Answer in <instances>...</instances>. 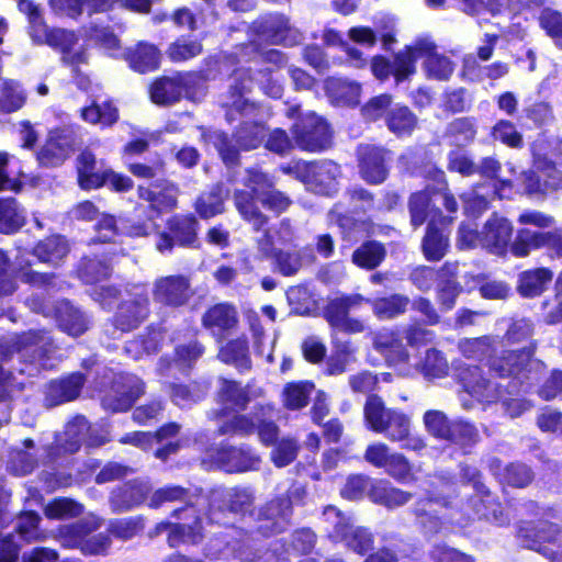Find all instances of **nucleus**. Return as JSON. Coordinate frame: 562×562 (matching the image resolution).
<instances>
[{"instance_id":"obj_1","label":"nucleus","mask_w":562,"mask_h":562,"mask_svg":"<svg viewBox=\"0 0 562 562\" xmlns=\"http://www.w3.org/2000/svg\"><path fill=\"white\" fill-rule=\"evenodd\" d=\"M233 80L228 91L221 99V105L225 110V119L228 123L240 121L233 134L238 148L223 132L213 131L204 134L205 142L214 146L227 167L239 164V149H256L266 137L265 125L256 120L259 108L248 97L252 85L248 71L241 69L235 71Z\"/></svg>"},{"instance_id":"obj_2","label":"nucleus","mask_w":562,"mask_h":562,"mask_svg":"<svg viewBox=\"0 0 562 562\" xmlns=\"http://www.w3.org/2000/svg\"><path fill=\"white\" fill-rule=\"evenodd\" d=\"M544 364L532 357L530 347L518 350H508L497 361L494 360V374L506 379V383H494V404L502 397L503 391L508 394L528 392L539 381Z\"/></svg>"},{"instance_id":"obj_3","label":"nucleus","mask_w":562,"mask_h":562,"mask_svg":"<svg viewBox=\"0 0 562 562\" xmlns=\"http://www.w3.org/2000/svg\"><path fill=\"white\" fill-rule=\"evenodd\" d=\"M513 235L512 223L505 217L494 215V255L505 256L508 251L517 257H527L531 250L548 246L553 250L557 233H541L524 228L518 231L516 239L509 245Z\"/></svg>"},{"instance_id":"obj_4","label":"nucleus","mask_w":562,"mask_h":562,"mask_svg":"<svg viewBox=\"0 0 562 562\" xmlns=\"http://www.w3.org/2000/svg\"><path fill=\"white\" fill-rule=\"evenodd\" d=\"M551 146L543 135L531 145L535 170L525 175V187L529 194H543L562 189V171L548 158V149Z\"/></svg>"},{"instance_id":"obj_5","label":"nucleus","mask_w":562,"mask_h":562,"mask_svg":"<svg viewBox=\"0 0 562 562\" xmlns=\"http://www.w3.org/2000/svg\"><path fill=\"white\" fill-rule=\"evenodd\" d=\"M521 544L537 551L550 562H562V531L549 521L524 522L518 528Z\"/></svg>"},{"instance_id":"obj_6","label":"nucleus","mask_w":562,"mask_h":562,"mask_svg":"<svg viewBox=\"0 0 562 562\" xmlns=\"http://www.w3.org/2000/svg\"><path fill=\"white\" fill-rule=\"evenodd\" d=\"M98 527L95 522L78 521L59 528L58 539L63 547L79 548L83 554H105L111 544L109 536L104 533L90 536Z\"/></svg>"},{"instance_id":"obj_7","label":"nucleus","mask_w":562,"mask_h":562,"mask_svg":"<svg viewBox=\"0 0 562 562\" xmlns=\"http://www.w3.org/2000/svg\"><path fill=\"white\" fill-rule=\"evenodd\" d=\"M304 490L294 487L290 491V496H280L271 499L259 510V529L266 535L282 532L286 529L292 515L291 497L301 498Z\"/></svg>"},{"instance_id":"obj_8","label":"nucleus","mask_w":562,"mask_h":562,"mask_svg":"<svg viewBox=\"0 0 562 562\" xmlns=\"http://www.w3.org/2000/svg\"><path fill=\"white\" fill-rule=\"evenodd\" d=\"M303 181L316 193L330 195L337 191L339 166L331 160L304 162L300 167Z\"/></svg>"},{"instance_id":"obj_9","label":"nucleus","mask_w":562,"mask_h":562,"mask_svg":"<svg viewBox=\"0 0 562 562\" xmlns=\"http://www.w3.org/2000/svg\"><path fill=\"white\" fill-rule=\"evenodd\" d=\"M82 442H86L88 446H100L105 440L91 432L88 420L85 417L77 416L66 425L64 434L56 437V447L52 448L49 457L54 458L60 454V450L65 453H74L79 450Z\"/></svg>"},{"instance_id":"obj_10","label":"nucleus","mask_w":562,"mask_h":562,"mask_svg":"<svg viewBox=\"0 0 562 562\" xmlns=\"http://www.w3.org/2000/svg\"><path fill=\"white\" fill-rule=\"evenodd\" d=\"M296 144L308 151L325 149L330 144V132L327 123L314 113L306 114L293 130Z\"/></svg>"},{"instance_id":"obj_11","label":"nucleus","mask_w":562,"mask_h":562,"mask_svg":"<svg viewBox=\"0 0 562 562\" xmlns=\"http://www.w3.org/2000/svg\"><path fill=\"white\" fill-rule=\"evenodd\" d=\"M128 296L115 315V326L122 331L135 328L148 314V296L143 286L135 285Z\"/></svg>"},{"instance_id":"obj_12","label":"nucleus","mask_w":562,"mask_h":562,"mask_svg":"<svg viewBox=\"0 0 562 562\" xmlns=\"http://www.w3.org/2000/svg\"><path fill=\"white\" fill-rule=\"evenodd\" d=\"M153 296L158 303L182 306L192 296L190 280L180 274L161 277L154 283Z\"/></svg>"},{"instance_id":"obj_13","label":"nucleus","mask_w":562,"mask_h":562,"mask_svg":"<svg viewBox=\"0 0 562 562\" xmlns=\"http://www.w3.org/2000/svg\"><path fill=\"white\" fill-rule=\"evenodd\" d=\"M214 463L226 472H245L256 470L260 459L250 449L223 446L211 451Z\"/></svg>"},{"instance_id":"obj_14","label":"nucleus","mask_w":562,"mask_h":562,"mask_svg":"<svg viewBox=\"0 0 562 562\" xmlns=\"http://www.w3.org/2000/svg\"><path fill=\"white\" fill-rule=\"evenodd\" d=\"M191 82L192 76L189 74L159 78L150 86V99L156 104H172L182 95L190 97L189 85Z\"/></svg>"},{"instance_id":"obj_15","label":"nucleus","mask_w":562,"mask_h":562,"mask_svg":"<svg viewBox=\"0 0 562 562\" xmlns=\"http://www.w3.org/2000/svg\"><path fill=\"white\" fill-rule=\"evenodd\" d=\"M114 393L102 400L103 406L113 412L126 411L144 393V384L134 375L120 376L114 383Z\"/></svg>"},{"instance_id":"obj_16","label":"nucleus","mask_w":562,"mask_h":562,"mask_svg":"<svg viewBox=\"0 0 562 562\" xmlns=\"http://www.w3.org/2000/svg\"><path fill=\"white\" fill-rule=\"evenodd\" d=\"M254 30L266 41L273 44L293 45L299 34L292 33L289 20L282 14H268L254 23Z\"/></svg>"},{"instance_id":"obj_17","label":"nucleus","mask_w":562,"mask_h":562,"mask_svg":"<svg viewBox=\"0 0 562 562\" xmlns=\"http://www.w3.org/2000/svg\"><path fill=\"white\" fill-rule=\"evenodd\" d=\"M374 350L382 355L390 366H400L408 360V352L398 335L391 329H381L372 335Z\"/></svg>"},{"instance_id":"obj_18","label":"nucleus","mask_w":562,"mask_h":562,"mask_svg":"<svg viewBox=\"0 0 562 562\" xmlns=\"http://www.w3.org/2000/svg\"><path fill=\"white\" fill-rule=\"evenodd\" d=\"M385 154L384 149L370 145L359 148L360 171L366 181L381 183L385 180L387 175Z\"/></svg>"},{"instance_id":"obj_19","label":"nucleus","mask_w":562,"mask_h":562,"mask_svg":"<svg viewBox=\"0 0 562 562\" xmlns=\"http://www.w3.org/2000/svg\"><path fill=\"white\" fill-rule=\"evenodd\" d=\"M150 487L145 482L133 481L115 488L110 498V504L115 512L130 510L144 502Z\"/></svg>"},{"instance_id":"obj_20","label":"nucleus","mask_w":562,"mask_h":562,"mask_svg":"<svg viewBox=\"0 0 562 562\" xmlns=\"http://www.w3.org/2000/svg\"><path fill=\"white\" fill-rule=\"evenodd\" d=\"M85 384V378L80 373H72L66 378L49 383L47 387L46 401L55 406L77 398L81 387Z\"/></svg>"},{"instance_id":"obj_21","label":"nucleus","mask_w":562,"mask_h":562,"mask_svg":"<svg viewBox=\"0 0 562 562\" xmlns=\"http://www.w3.org/2000/svg\"><path fill=\"white\" fill-rule=\"evenodd\" d=\"M138 196L147 202L155 213L172 209L177 202V189L171 183L153 184L151 187H138Z\"/></svg>"},{"instance_id":"obj_22","label":"nucleus","mask_w":562,"mask_h":562,"mask_svg":"<svg viewBox=\"0 0 562 562\" xmlns=\"http://www.w3.org/2000/svg\"><path fill=\"white\" fill-rule=\"evenodd\" d=\"M434 48V43L428 38H420L414 45L408 46L405 52L396 55L393 74L397 81H402L413 72H415V61L418 57L424 56V52H430Z\"/></svg>"},{"instance_id":"obj_23","label":"nucleus","mask_w":562,"mask_h":562,"mask_svg":"<svg viewBox=\"0 0 562 562\" xmlns=\"http://www.w3.org/2000/svg\"><path fill=\"white\" fill-rule=\"evenodd\" d=\"M553 271L549 268H536L522 271L518 276L517 290L522 297L541 295L553 280Z\"/></svg>"},{"instance_id":"obj_24","label":"nucleus","mask_w":562,"mask_h":562,"mask_svg":"<svg viewBox=\"0 0 562 562\" xmlns=\"http://www.w3.org/2000/svg\"><path fill=\"white\" fill-rule=\"evenodd\" d=\"M203 351L204 348L196 341L178 346L175 351L176 359L161 358L158 370L161 374L172 373L175 370L184 373L202 356Z\"/></svg>"},{"instance_id":"obj_25","label":"nucleus","mask_w":562,"mask_h":562,"mask_svg":"<svg viewBox=\"0 0 562 562\" xmlns=\"http://www.w3.org/2000/svg\"><path fill=\"white\" fill-rule=\"evenodd\" d=\"M69 250V244L63 236L53 235L38 241L32 252L41 262L58 266Z\"/></svg>"},{"instance_id":"obj_26","label":"nucleus","mask_w":562,"mask_h":562,"mask_svg":"<svg viewBox=\"0 0 562 562\" xmlns=\"http://www.w3.org/2000/svg\"><path fill=\"white\" fill-rule=\"evenodd\" d=\"M71 150V143L67 136L53 134L37 154V159L43 166L56 167L65 161Z\"/></svg>"},{"instance_id":"obj_27","label":"nucleus","mask_w":562,"mask_h":562,"mask_svg":"<svg viewBox=\"0 0 562 562\" xmlns=\"http://www.w3.org/2000/svg\"><path fill=\"white\" fill-rule=\"evenodd\" d=\"M322 524L325 532L335 541H344L353 527L351 516L335 506L324 508Z\"/></svg>"},{"instance_id":"obj_28","label":"nucleus","mask_w":562,"mask_h":562,"mask_svg":"<svg viewBox=\"0 0 562 562\" xmlns=\"http://www.w3.org/2000/svg\"><path fill=\"white\" fill-rule=\"evenodd\" d=\"M368 495L372 502L387 508L403 506L413 497L411 493L396 488L386 481L373 482Z\"/></svg>"},{"instance_id":"obj_29","label":"nucleus","mask_w":562,"mask_h":562,"mask_svg":"<svg viewBox=\"0 0 562 562\" xmlns=\"http://www.w3.org/2000/svg\"><path fill=\"white\" fill-rule=\"evenodd\" d=\"M449 238L443 231L439 229L435 220H431L422 241V250L429 261H439L447 254Z\"/></svg>"},{"instance_id":"obj_30","label":"nucleus","mask_w":562,"mask_h":562,"mask_svg":"<svg viewBox=\"0 0 562 562\" xmlns=\"http://www.w3.org/2000/svg\"><path fill=\"white\" fill-rule=\"evenodd\" d=\"M125 58L134 70L144 74L158 68L160 53L151 44L139 43L134 49H130L125 54Z\"/></svg>"},{"instance_id":"obj_31","label":"nucleus","mask_w":562,"mask_h":562,"mask_svg":"<svg viewBox=\"0 0 562 562\" xmlns=\"http://www.w3.org/2000/svg\"><path fill=\"white\" fill-rule=\"evenodd\" d=\"M168 531V542L171 547H176L181 542L196 543L201 540V524L196 519L193 526L190 525H172L170 522H159L156 526V533Z\"/></svg>"},{"instance_id":"obj_32","label":"nucleus","mask_w":562,"mask_h":562,"mask_svg":"<svg viewBox=\"0 0 562 562\" xmlns=\"http://www.w3.org/2000/svg\"><path fill=\"white\" fill-rule=\"evenodd\" d=\"M228 190L223 184L213 186L210 191L202 193L195 202V210L203 218H210L224 211V202Z\"/></svg>"},{"instance_id":"obj_33","label":"nucleus","mask_w":562,"mask_h":562,"mask_svg":"<svg viewBox=\"0 0 562 562\" xmlns=\"http://www.w3.org/2000/svg\"><path fill=\"white\" fill-rule=\"evenodd\" d=\"M56 318L59 327L70 336H79L88 328L87 318L69 302L58 303Z\"/></svg>"},{"instance_id":"obj_34","label":"nucleus","mask_w":562,"mask_h":562,"mask_svg":"<svg viewBox=\"0 0 562 562\" xmlns=\"http://www.w3.org/2000/svg\"><path fill=\"white\" fill-rule=\"evenodd\" d=\"M218 401L224 405V409L221 413V415H224L226 409H244L249 403L250 397L247 387H243L235 381L222 380L218 389Z\"/></svg>"},{"instance_id":"obj_35","label":"nucleus","mask_w":562,"mask_h":562,"mask_svg":"<svg viewBox=\"0 0 562 562\" xmlns=\"http://www.w3.org/2000/svg\"><path fill=\"white\" fill-rule=\"evenodd\" d=\"M326 91L338 105H355L359 103L361 88L356 82L330 78L326 81Z\"/></svg>"},{"instance_id":"obj_36","label":"nucleus","mask_w":562,"mask_h":562,"mask_svg":"<svg viewBox=\"0 0 562 562\" xmlns=\"http://www.w3.org/2000/svg\"><path fill=\"white\" fill-rule=\"evenodd\" d=\"M25 224V213L13 198L0 199V233L13 234Z\"/></svg>"},{"instance_id":"obj_37","label":"nucleus","mask_w":562,"mask_h":562,"mask_svg":"<svg viewBox=\"0 0 562 562\" xmlns=\"http://www.w3.org/2000/svg\"><path fill=\"white\" fill-rule=\"evenodd\" d=\"M78 181L82 189H95L104 183L103 171L97 170V160L94 155L85 150L78 157Z\"/></svg>"},{"instance_id":"obj_38","label":"nucleus","mask_w":562,"mask_h":562,"mask_svg":"<svg viewBox=\"0 0 562 562\" xmlns=\"http://www.w3.org/2000/svg\"><path fill=\"white\" fill-rule=\"evenodd\" d=\"M218 358L235 366L238 370H249L251 360L249 357L248 342L246 338H237L228 341L218 352Z\"/></svg>"},{"instance_id":"obj_39","label":"nucleus","mask_w":562,"mask_h":562,"mask_svg":"<svg viewBox=\"0 0 562 562\" xmlns=\"http://www.w3.org/2000/svg\"><path fill=\"white\" fill-rule=\"evenodd\" d=\"M394 411V408L385 407L384 402L378 395H370L363 406L364 422L371 430L381 432Z\"/></svg>"},{"instance_id":"obj_40","label":"nucleus","mask_w":562,"mask_h":562,"mask_svg":"<svg viewBox=\"0 0 562 562\" xmlns=\"http://www.w3.org/2000/svg\"><path fill=\"white\" fill-rule=\"evenodd\" d=\"M423 420L430 435L445 440H456V434L461 427L459 424L450 423L441 411H427Z\"/></svg>"},{"instance_id":"obj_41","label":"nucleus","mask_w":562,"mask_h":562,"mask_svg":"<svg viewBox=\"0 0 562 562\" xmlns=\"http://www.w3.org/2000/svg\"><path fill=\"white\" fill-rule=\"evenodd\" d=\"M202 322L206 328L228 330L235 327L238 322L237 312L229 304H216L206 311Z\"/></svg>"},{"instance_id":"obj_42","label":"nucleus","mask_w":562,"mask_h":562,"mask_svg":"<svg viewBox=\"0 0 562 562\" xmlns=\"http://www.w3.org/2000/svg\"><path fill=\"white\" fill-rule=\"evenodd\" d=\"M409 297L403 294H393L386 297H379L371 302L373 314L379 319H392L406 312L409 305Z\"/></svg>"},{"instance_id":"obj_43","label":"nucleus","mask_w":562,"mask_h":562,"mask_svg":"<svg viewBox=\"0 0 562 562\" xmlns=\"http://www.w3.org/2000/svg\"><path fill=\"white\" fill-rule=\"evenodd\" d=\"M255 196L246 191H236L234 198L236 209L243 218L250 223L256 231H259L268 223V217L257 207Z\"/></svg>"},{"instance_id":"obj_44","label":"nucleus","mask_w":562,"mask_h":562,"mask_svg":"<svg viewBox=\"0 0 562 562\" xmlns=\"http://www.w3.org/2000/svg\"><path fill=\"white\" fill-rule=\"evenodd\" d=\"M457 263L447 262L439 270H435L430 267L422 266L416 268L411 274V281L413 284L423 292L429 291L436 281L439 282L447 273H457Z\"/></svg>"},{"instance_id":"obj_45","label":"nucleus","mask_w":562,"mask_h":562,"mask_svg":"<svg viewBox=\"0 0 562 562\" xmlns=\"http://www.w3.org/2000/svg\"><path fill=\"white\" fill-rule=\"evenodd\" d=\"M81 119L89 124L111 126L119 120V111L111 102L91 105L81 109Z\"/></svg>"},{"instance_id":"obj_46","label":"nucleus","mask_w":562,"mask_h":562,"mask_svg":"<svg viewBox=\"0 0 562 562\" xmlns=\"http://www.w3.org/2000/svg\"><path fill=\"white\" fill-rule=\"evenodd\" d=\"M14 273L22 282L38 288L52 284L55 278L54 273L34 271L31 267V261L22 254L15 257Z\"/></svg>"},{"instance_id":"obj_47","label":"nucleus","mask_w":562,"mask_h":562,"mask_svg":"<svg viewBox=\"0 0 562 562\" xmlns=\"http://www.w3.org/2000/svg\"><path fill=\"white\" fill-rule=\"evenodd\" d=\"M193 495L179 485H166L156 490L148 501V506L158 508L165 503L183 502L187 505H193Z\"/></svg>"},{"instance_id":"obj_48","label":"nucleus","mask_w":562,"mask_h":562,"mask_svg":"<svg viewBox=\"0 0 562 562\" xmlns=\"http://www.w3.org/2000/svg\"><path fill=\"white\" fill-rule=\"evenodd\" d=\"M26 100L21 85L14 80H4L0 90V111L12 113L20 110Z\"/></svg>"},{"instance_id":"obj_49","label":"nucleus","mask_w":562,"mask_h":562,"mask_svg":"<svg viewBox=\"0 0 562 562\" xmlns=\"http://www.w3.org/2000/svg\"><path fill=\"white\" fill-rule=\"evenodd\" d=\"M385 256L384 247L376 241H368L358 247L352 254V262L363 269H374Z\"/></svg>"},{"instance_id":"obj_50","label":"nucleus","mask_w":562,"mask_h":562,"mask_svg":"<svg viewBox=\"0 0 562 562\" xmlns=\"http://www.w3.org/2000/svg\"><path fill=\"white\" fill-rule=\"evenodd\" d=\"M416 122V116L406 106L393 108L386 117L389 130L398 136L411 134Z\"/></svg>"},{"instance_id":"obj_51","label":"nucleus","mask_w":562,"mask_h":562,"mask_svg":"<svg viewBox=\"0 0 562 562\" xmlns=\"http://www.w3.org/2000/svg\"><path fill=\"white\" fill-rule=\"evenodd\" d=\"M384 427L380 434H384L392 441H403L411 432V418L402 411L395 409Z\"/></svg>"},{"instance_id":"obj_52","label":"nucleus","mask_w":562,"mask_h":562,"mask_svg":"<svg viewBox=\"0 0 562 562\" xmlns=\"http://www.w3.org/2000/svg\"><path fill=\"white\" fill-rule=\"evenodd\" d=\"M313 384L310 382L289 383L283 390V403L290 409H299L307 404Z\"/></svg>"},{"instance_id":"obj_53","label":"nucleus","mask_w":562,"mask_h":562,"mask_svg":"<svg viewBox=\"0 0 562 562\" xmlns=\"http://www.w3.org/2000/svg\"><path fill=\"white\" fill-rule=\"evenodd\" d=\"M196 225L193 216L175 217L170 222V229L180 245L193 246L196 240Z\"/></svg>"},{"instance_id":"obj_54","label":"nucleus","mask_w":562,"mask_h":562,"mask_svg":"<svg viewBox=\"0 0 562 562\" xmlns=\"http://www.w3.org/2000/svg\"><path fill=\"white\" fill-rule=\"evenodd\" d=\"M78 273L82 281L94 283L109 277L111 268L105 261L98 258H85L79 267Z\"/></svg>"},{"instance_id":"obj_55","label":"nucleus","mask_w":562,"mask_h":562,"mask_svg":"<svg viewBox=\"0 0 562 562\" xmlns=\"http://www.w3.org/2000/svg\"><path fill=\"white\" fill-rule=\"evenodd\" d=\"M82 505L69 498H57L46 505L45 516L50 519L71 518L81 515Z\"/></svg>"},{"instance_id":"obj_56","label":"nucleus","mask_w":562,"mask_h":562,"mask_svg":"<svg viewBox=\"0 0 562 562\" xmlns=\"http://www.w3.org/2000/svg\"><path fill=\"white\" fill-rule=\"evenodd\" d=\"M430 201L431 199L428 189L418 191L411 195L408 207L411 214V223L413 226L419 227L425 223Z\"/></svg>"},{"instance_id":"obj_57","label":"nucleus","mask_w":562,"mask_h":562,"mask_svg":"<svg viewBox=\"0 0 562 562\" xmlns=\"http://www.w3.org/2000/svg\"><path fill=\"white\" fill-rule=\"evenodd\" d=\"M434 49L435 47L430 52H424V56L427 57L425 69L429 77L447 79L453 71V64L446 56L435 53Z\"/></svg>"},{"instance_id":"obj_58","label":"nucleus","mask_w":562,"mask_h":562,"mask_svg":"<svg viewBox=\"0 0 562 562\" xmlns=\"http://www.w3.org/2000/svg\"><path fill=\"white\" fill-rule=\"evenodd\" d=\"M438 504L431 498L422 499L417 503L415 514L426 532L436 533L441 528V521L431 507Z\"/></svg>"},{"instance_id":"obj_59","label":"nucleus","mask_w":562,"mask_h":562,"mask_svg":"<svg viewBox=\"0 0 562 562\" xmlns=\"http://www.w3.org/2000/svg\"><path fill=\"white\" fill-rule=\"evenodd\" d=\"M202 53V44L198 41L179 38L168 48V57L172 61H184Z\"/></svg>"},{"instance_id":"obj_60","label":"nucleus","mask_w":562,"mask_h":562,"mask_svg":"<svg viewBox=\"0 0 562 562\" xmlns=\"http://www.w3.org/2000/svg\"><path fill=\"white\" fill-rule=\"evenodd\" d=\"M456 274L447 273L438 282L437 297L441 307L446 311L451 310L456 303V299L460 293V286L453 279Z\"/></svg>"},{"instance_id":"obj_61","label":"nucleus","mask_w":562,"mask_h":562,"mask_svg":"<svg viewBox=\"0 0 562 562\" xmlns=\"http://www.w3.org/2000/svg\"><path fill=\"white\" fill-rule=\"evenodd\" d=\"M532 480L531 470L521 463L510 464L505 468L501 482L514 487H524Z\"/></svg>"},{"instance_id":"obj_62","label":"nucleus","mask_w":562,"mask_h":562,"mask_svg":"<svg viewBox=\"0 0 562 562\" xmlns=\"http://www.w3.org/2000/svg\"><path fill=\"white\" fill-rule=\"evenodd\" d=\"M420 371L429 378L443 375L448 370V363L445 357L436 349H429L423 362L419 364Z\"/></svg>"},{"instance_id":"obj_63","label":"nucleus","mask_w":562,"mask_h":562,"mask_svg":"<svg viewBox=\"0 0 562 562\" xmlns=\"http://www.w3.org/2000/svg\"><path fill=\"white\" fill-rule=\"evenodd\" d=\"M260 549L252 539L244 540L236 549V555L241 562H274L277 561L274 553L266 551L262 554H258Z\"/></svg>"},{"instance_id":"obj_64","label":"nucleus","mask_w":562,"mask_h":562,"mask_svg":"<svg viewBox=\"0 0 562 562\" xmlns=\"http://www.w3.org/2000/svg\"><path fill=\"white\" fill-rule=\"evenodd\" d=\"M539 23L546 33L558 43L562 41V14L551 9H544L540 16Z\"/></svg>"}]
</instances>
